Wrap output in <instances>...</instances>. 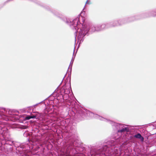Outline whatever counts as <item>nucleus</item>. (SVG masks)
I'll return each instance as SVG.
<instances>
[{
	"mask_svg": "<svg viewBox=\"0 0 156 156\" xmlns=\"http://www.w3.org/2000/svg\"><path fill=\"white\" fill-rule=\"evenodd\" d=\"M134 137L136 138L140 139L142 142H143L144 140V138L142 136L140 133H137L134 135Z\"/></svg>",
	"mask_w": 156,
	"mask_h": 156,
	"instance_id": "nucleus-1",
	"label": "nucleus"
},
{
	"mask_svg": "<svg viewBox=\"0 0 156 156\" xmlns=\"http://www.w3.org/2000/svg\"><path fill=\"white\" fill-rule=\"evenodd\" d=\"M36 116L35 115H33V116H31V119H33V118H36Z\"/></svg>",
	"mask_w": 156,
	"mask_h": 156,
	"instance_id": "nucleus-4",
	"label": "nucleus"
},
{
	"mask_svg": "<svg viewBox=\"0 0 156 156\" xmlns=\"http://www.w3.org/2000/svg\"><path fill=\"white\" fill-rule=\"evenodd\" d=\"M30 119H31V116H30V115H28V116H26L25 118V119L26 120H29Z\"/></svg>",
	"mask_w": 156,
	"mask_h": 156,
	"instance_id": "nucleus-3",
	"label": "nucleus"
},
{
	"mask_svg": "<svg viewBox=\"0 0 156 156\" xmlns=\"http://www.w3.org/2000/svg\"><path fill=\"white\" fill-rule=\"evenodd\" d=\"M79 20V19H78V18H77L76 20H74V21H76V20H77H77Z\"/></svg>",
	"mask_w": 156,
	"mask_h": 156,
	"instance_id": "nucleus-5",
	"label": "nucleus"
},
{
	"mask_svg": "<svg viewBox=\"0 0 156 156\" xmlns=\"http://www.w3.org/2000/svg\"><path fill=\"white\" fill-rule=\"evenodd\" d=\"M127 128H123L122 129L118 130V132L122 133L125 131H127Z\"/></svg>",
	"mask_w": 156,
	"mask_h": 156,
	"instance_id": "nucleus-2",
	"label": "nucleus"
}]
</instances>
